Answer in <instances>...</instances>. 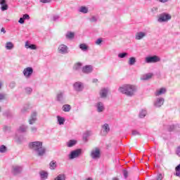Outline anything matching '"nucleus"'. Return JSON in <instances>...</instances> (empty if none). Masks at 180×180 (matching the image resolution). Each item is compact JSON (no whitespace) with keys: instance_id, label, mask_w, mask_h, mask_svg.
<instances>
[{"instance_id":"obj_1","label":"nucleus","mask_w":180,"mask_h":180,"mask_svg":"<svg viewBox=\"0 0 180 180\" xmlns=\"http://www.w3.org/2000/svg\"><path fill=\"white\" fill-rule=\"evenodd\" d=\"M29 148L37 157H44L46 155L47 149L43 146V142L35 141L29 143Z\"/></svg>"},{"instance_id":"obj_2","label":"nucleus","mask_w":180,"mask_h":180,"mask_svg":"<svg viewBox=\"0 0 180 180\" xmlns=\"http://www.w3.org/2000/svg\"><path fill=\"white\" fill-rule=\"evenodd\" d=\"M118 91L120 94L131 98V96L136 95L137 87L132 84H123L119 87Z\"/></svg>"},{"instance_id":"obj_3","label":"nucleus","mask_w":180,"mask_h":180,"mask_svg":"<svg viewBox=\"0 0 180 180\" xmlns=\"http://www.w3.org/2000/svg\"><path fill=\"white\" fill-rule=\"evenodd\" d=\"M73 91L77 94H81V92H84L85 89V84L81 81L75 82L72 84Z\"/></svg>"},{"instance_id":"obj_4","label":"nucleus","mask_w":180,"mask_h":180,"mask_svg":"<svg viewBox=\"0 0 180 180\" xmlns=\"http://www.w3.org/2000/svg\"><path fill=\"white\" fill-rule=\"evenodd\" d=\"M56 101L59 103H65V91H59L56 96Z\"/></svg>"},{"instance_id":"obj_5","label":"nucleus","mask_w":180,"mask_h":180,"mask_svg":"<svg viewBox=\"0 0 180 180\" xmlns=\"http://www.w3.org/2000/svg\"><path fill=\"white\" fill-rule=\"evenodd\" d=\"M81 154H82V149H76V150H72L68 155V159L75 160V158H79Z\"/></svg>"},{"instance_id":"obj_6","label":"nucleus","mask_w":180,"mask_h":180,"mask_svg":"<svg viewBox=\"0 0 180 180\" xmlns=\"http://www.w3.org/2000/svg\"><path fill=\"white\" fill-rule=\"evenodd\" d=\"M90 157L93 160H99L101 158V149L99 148L92 149L90 153Z\"/></svg>"},{"instance_id":"obj_7","label":"nucleus","mask_w":180,"mask_h":180,"mask_svg":"<svg viewBox=\"0 0 180 180\" xmlns=\"http://www.w3.org/2000/svg\"><path fill=\"white\" fill-rule=\"evenodd\" d=\"M58 54H61L62 56H65V54H68L70 51L68 50V46L65 44H60L58 46Z\"/></svg>"},{"instance_id":"obj_8","label":"nucleus","mask_w":180,"mask_h":180,"mask_svg":"<svg viewBox=\"0 0 180 180\" xmlns=\"http://www.w3.org/2000/svg\"><path fill=\"white\" fill-rule=\"evenodd\" d=\"M172 18V16H171L170 14H168L167 13H162L159 16L158 22H168V20H171Z\"/></svg>"},{"instance_id":"obj_9","label":"nucleus","mask_w":180,"mask_h":180,"mask_svg":"<svg viewBox=\"0 0 180 180\" xmlns=\"http://www.w3.org/2000/svg\"><path fill=\"white\" fill-rule=\"evenodd\" d=\"M22 166L15 165L12 166L11 172L13 175H19L22 173Z\"/></svg>"},{"instance_id":"obj_10","label":"nucleus","mask_w":180,"mask_h":180,"mask_svg":"<svg viewBox=\"0 0 180 180\" xmlns=\"http://www.w3.org/2000/svg\"><path fill=\"white\" fill-rule=\"evenodd\" d=\"M22 74L26 78H30L32 75H33V68L27 67L25 68L22 71Z\"/></svg>"},{"instance_id":"obj_11","label":"nucleus","mask_w":180,"mask_h":180,"mask_svg":"<svg viewBox=\"0 0 180 180\" xmlns=\"http://www.w3.org/2000/svg\"><path fill=\"white\" fill-rule=\"evenodd\" d=\"M95 108L98 113H103V112H105V104H103L102 101L96 103Z\"/></svg>"},{"instance_id":"obj_12","label":"nucleus","mask_w":180,"mask_h":180,"mask_svg":"<svg viewBox=\"0 0 180 180\" xmlns=\"http://www.w3.org/2000/svg\"><path fill=\"white\" fill-rule=\"evenodd\" d=\"M37 122V111H33L31 113V115L30 118L28 119V123L29 124H34Z\"/></svg>"},{"instance_id":"obj_13","label":"nucleus","mask_w":180,"mask_h":180,"mask_svg":"<svg viewBox=\"0 0 180 180\" xmlns=\"http://www.w3.org/2000/svg\"><path fill=\"white\" fill-rule=\"evenodd\" d=\"M109 131H110V127L109 126V124L105 123L101 126V136H106Z\"/></svg>"},{"instance_id":"obj_14","label":"nucleus","mask_w":180,"mask_h":180,"mask_svg":"<svg viewBox=\"0 0 180 180\" xmlns=\"http://www.w3.org/2000/svg\"><path fill=\"white\" fill-rule=\"evenodd\" d=\"M158 56H148L145 58V63L146 64H153L154 63H158Z\"/></svg>"},{"instance_id":"obj_15","label":"nucleus","mask_w":180,"mask_h":180,"mask_svg":"<svg viewBox=\"0 0 180 180\" xmlns=\"http://www.w3.org/2000/svg\"><path fill=\"white\" fill-rule=\"evenodd\" d=\"M108 94H109V89L106 88L101 89L98 93L99 98L106 99L108 98Z\"/></svg>"},{"instance_id":"obj_16","label":"nucleus","mask_w":180,"mask_h":180,"mask_svg":"<svg viewBox=\"0 0 180 180\" xmlns=\"http://www.w3.org/2000/svg\"><path fill=\"white\" fill-rule=\"evenodd\" d=\"M92 71H94V67L91 65H85L82 69L83 74H91Z\"/></svg>"},{"instance_id":"obj_17","label":"nucleus","mask_w":180,"mask_h":180,"mask_svg":"<svg viewBox=\"0 0 180 180\" xmlns=\"http://www.w3.org/2000/svg\"><path fill=\"white\" fill-rule=\"evenodd\" d=\"M147 36V32H138L135 34V39L136 40H142L143 37Z\"/></svg>"},{"instance_id":"obj_18","label":"nucleus","mask_w":180,"mask_h":180,"mask_svg":"<svg viewBox=\"0 0 180 180\" xmlns=\"http://www.w3.org/2000/svg\"><path fill=\"white\" fill-rule=\"evenodd\" d=\"M78 12L80 13L86 14L89 13V8L87 6H82L79 8Z\"/></svg>"},{"instance_id":"obj_19","label":"nucleus","mask_w":180,"mask_h":180,"mask_svg":"<svg viewBox=\"0 0 180 180\" xmlns=\"http://www.w3.org/2000/svg\"><path fill=\"white\" fill-rule=\"evenodd\" d=\"M1 9L2 11H8V4H6V0H0Z\"/></svg>"},{"instance_id":"obj_20","label":"nucleus","mask_w":180,"mask_h":180,"mask_svg":"<svg viewBox=\"0 0 180 180\" xmlns=\"http://www.w3.org/2000/svg\"><path fill=\"white\" fill-rule=\"evenodd\" d=\"M151 78H153V73H148V74L143 75L141 77V81H148V79H151Z\"/></svg>"},{"instance_id":"obj_21","label":"nucleus","mask_w":180,"mask_h":180,"mask_svg":"<svg viewBox=\"0 0 180 180\" xmlns=\"http://www.w3.org/2000/svg\"><path fill=\"white\" fill-rule=\"evenodd\" d=\"M89 20L90 23H96L98 20H99V16L98 15H91L89 18Z\"/></svg>"},{"instance_id":"obj_22","label":"nucleus","mask_w":180,"mask_h":180,"mask_svg":"<svg viewBox=\"0 0 180 180\" xmlns=\"http://www.w3.org/2000/svg\"><path fill=\"white\" fill-rule=\"evenodd\" d=\"M29 129V127L27 125L22 124L20 126L18 129V131L20 133H26Z\"/></svg>"},{"instance_id":"obj_23","label":"nucleus","mask_w":180,"mask_h":180,"mask_svg":"<svg viewBox=\"0 0 180 180\" xmlns=\"http://www.w3.org/2000/svg\"><path fill=\"white\" fill-rule=\"evenodd\" d=\"M82 67V63H81L80 62H78L74 65L73 70H75V71H79Z\"/></svg>"},{"instance_id":"obj_24","label":"nucleus","mask_w":180,"mask_h":180,"mask_svg":"<svg viewBox=\"0 0 180 180\" xmlns=\"http://www.w3.org/2000/svg\"><path fill=\"white\" fill-rule=\"evenodd\" d=\"M76 144H77V141L75 140H70L66 143L67 147H69V148L74 147V146H75Z\"/></svg>"},{"instance_id":"obj_25","label":"nucleus","mask_w":180,"mask_h":180,"mask_svg":"<svg viewBox=\"0 0 180 180\" xmlns=\"http://www.w3.org/2000/svg\"><path fill=\"white\" fill-rule=\"evenodd\" d=\"M57 121H58V124L60 126H61V125L64 124V122H65V119H64V117H63L61 116L58 115Z\"/></svg>"},{"instance_id":"obj_26","label":"nucleus","mask_w":180,"mask_h":180,"mask_svg":"<svg viewBox=\"0 0 180 180\" xmlns=\"http://www.w3.org/2000/svg\"><path fill=\"white\" fill-rule=\"evenodd\" d=\"M136 61L137 60H136V58L132 56L129 58L128 65H134V64H136Z\"/></svg>"},{"instance_id":"obj_27","label":"nucleus","mask_w":180,"mask_h":180,"mask_svg":"<svg viewBox=\"0 0 180 180\" xmlns=\"http://www.w3.org/2000/svg\"><path fill=\"white\" fill-rule=\"evenodd\" d=\"M0 153L1 154H5L8 153V147H6L5 145L0 146Z\"/></svg>"},{"instance_id":"obj_28","label":"nucleus","mask_w":180,"mask_h":180,"mask_svg":"<svg viewBox=\"0 0 180 180\" xmlns=\"http://www.w3.org/2000/svg\"><path fill=\"white\" fill-rule=\"evenodd\" d=\"M32 107L30 104H25L23 108L21 109L22 113H25V112H27V110H30Z\"/></svg>"},{"instance_id":"obj_29","label":"nucleus","mask_w":180,"mask_h":180,"mask_svg":"<svg viewBox=\"0 0 180 180\" xmlns=\"http://www.w3.org/2000/svg\"><path fill=\"white\" fill-rule=\"evenodd\" d=\"M49 168H50V169H56V168H57V162L52 160L49 163Z\"/></svg>"},{"instance_id":"obj_30","label":"nucleus","mask_w":180,"mask_h":180,"mask_svg":"<svg viewBox=\"0 0 180 180\" xmlns=\"http://www.w3.org/2000/svg\"><path fill=\"white\" fill-rule=\"evenodd\" d=\"M13 47H15V46L13 45V43L11 41L6 43V50H13Z\"/></svg>"},{"instance_id":"obj_31","label":"nucleus","mask_w":180,"mask_h":180,"mask_svg":"<svg viewBox=\"0 0 180 180\" xmlns=\"http://www.w3.org/2000/svg\"><path fill=\"white\" fill-rule=\"evenodd\" d=\"M146 116H147V110H141L139 112V117H140V119H144V117H146Z\"/></svg>"},{"instance_id":"obj_32","label":"nucleus","mask_w":180,"mask_h":180,"mask_svg":"<svg viewBox=\"0 0 180 180\" xmlns=\"http://www.w3.org/2000/svg\"><path fill=\"white\" fill-rule=\"evenodd\" d=\"M39 174L41 180H46L47 176H49V174L44 171L41 172Z\"/></svg>"},{"instance_id":"obj_33","label":"nucleus","mask_w":180,"mask_h":180,"mask_svg":"<svg viewBox=\"0 0 180 180\" xmlns=\"http://www.w3.org/2000/svg\"><path fill=\"white\" fill-rule=\"evenodd\" d=\"M62 109L63 112H70V110H71V105L65 104L63 105Z\"/></svg>"},{"instance_id":"obj_34","label":"nucleus","mask_w":180,"mask_h":180,"mask_svg":"<svg viewBox=\"0 0 180 180\" xmlns=\"http://www.w3.org/2000/svg\"><path fill=\"white\" fill-rule=\"evenodd\" d=\"M79 49L82 51H86L88 50V46L85 44H81L79 45Z\"/></svg>"},{"instance_id":"obj_35","label":"nucleus","mask_w":180,"mask_h":180,"mask_svg":"<svg viewBox=\"0 0 180 180\" xmlns=\"http://www.w3.org/2000/svg\"><path fill=\"white\" fill-rule=\"evenodd\" d=\"M24 91H25V94H27V95H30V94H32V92H33V89H32V87H30V86H27L24 89Z\"/></svg>"},{"instance_id":"obj_36","label":"nucleus","mask_w":180,"mask_h":180,"mask_svg":"<svg viewBox=\"0 0 180 180\" xmlns=\"http://www.w3.org/2000/svg\"><path fill=\"white\" fill-rule=\"evenodd\" d=\"M54 180H65V174H60L58 175Z\"/></svg>"},{"instance_id":"obj_37","label":"nucleus","mask_w":180,"mask_h":180,"mask_svg":"<svg viewBox=\"0 0 180 180\" xmlns=\"http://www.w3.org/2000/svg\"><path fill=\"white\" fill-rule=\"evenodd\" d=\"M127 56H129V53L127 52L120 53L118 54V58H126V57H127Z\"/></svg>"},{"instance_id":"obj_38","label":"nucleus","mask_w":180,"mask_h":180,"mask_svg":"<svg viewBox=\"0 0 180 180\" xmlns=\"http://www.w3.org/2000/svg\"><path fill=\"white\" fill-rule=\"evenodd\" d=\"M167 93V89L165 87H162L158 90V95H164Z\"/></svg>"},{"instance_id":"obj_39","label":"nucleus","mask_w":180,"mask_h":180,"mask_svg":"<svg viewBox=\"0 0 180 180\" xmlns=\"http://www.w3.org/2000/svg\"><path fill=\"white\" fill-rule=\"evenodd\" d=\"M75 34H74V32H68L66 34H65V37L66 39H74Z\"/></svg>"},{"instance_id":"obj_40","label":"nucleus","mask_w":180,"mask_h":180,"mask_svg":"<svg viewBox=\"0 0 180 180\" xmlns=\"http://www.w3.org/2000/svg\"><path fill=\"white\" fill-rule=\"evenodd\" d=\"M102 43H103V39L102 38H98L95 41L96 46H102Z\"/></svg>"},{"instance_id":"obj_41","label":"nucleus","mask_w":180,"mask_h":180,"mask_svg":"<svg viewBox=\"0 0 180 180\" xmlns=\"http://www.w3.org/2000/svg\"><path fill=\"white\" fill-rule=\"evenodd\" d=\"M6 94L4 93H0V102H4V101H6Z\"/></svg>"},{"instance_id":"obj_42","label":"nucleus","mask_w":180,"mask_h":180,"mask_svg":"<svg viewBox=\"0 0 180 180\" xmlns=\"http://www.w3.org/2000/svg\"><path fill=\"white\" fill-rule=\"evenodd\" d=\"M164 102H165V100L164 98L161 97L158 98V107L160 108V106H162L164 105Z\"/></svg>"},{"instance_id":"obj_43","label":"nucleus","mask_w":180,"mask_h":180,"mask_svg":"<svg viewBox=\"0 0 180 180\" xmlns=\"http://www.w3.org/2000/svg\"><path fill=\"white\" fill-rule=\"evenodd\" d=\"M175 171H176V174H175L176 176H180V164L176 167Z\"/></svg>"},{"instance_id":"obj_44","label":"nucleus","mask_w":180,"mask_h":180,"mask_svg":"<svg viewBox=\"0 0 180 180\" xmlns=\"http://www.w3.org/2000/svg\"><path fill=\"white\" fill-rule=\"evenodd\" d=\"M31 133H32V134H34L35 133L37 132V127H31L30 129Z\"/></svg>"},{"instance_id":"obj_45","label":"nucleus","mask_w":180,"mask_h":180,"mask_svg":"<svg viewBox=\"0 0 180 180\" xmlns=\"http://www.w3.org/2000/svg\"><path fill=\"white\" fill-rule=\"evenodd\" d=\"M175 129V126L174 124L172 125H169L167 127V130L168 131H172V130H174Z\"/></svg>"},{"instance_id":"obj_46","label":"nucleus","mask_w":180,"mask_h":180,"mask_svg":"<svg viewBox=\"0 0 180 180\" xmlns=\"http://www.w3.org/2000/svg\"><path fill=\"white\" fill-rule=\"evenodd\" d=\"M140 132L139 131L133 130L132 131V136H140Z\"/></svg>"},{"instance_id":"obj_47","label":"nucleus","mask_w":180,"mask_h":180,"mask_svg":"<svg viewBox=\"0 0 180 180\" xmlns=\"http://www.w3.org/2000/svg\"><path fill=\"white\" fill-rule=\"evenodd\" d=\"M22 18H24V20H29V19H30V16L28 14H24Z\"/></svg>"},{"instance_id":"obj_48","label":"nucleus","mask_w":180,"mask_h":180,"mask_svg":"<svg viewBox=\"0 0 180 180\" xmlns=\"http://www.w3.org/2000/svg\"><path fill=\"white\" fill-rule=\"evenodd\" d=\"M29 49H30L31 50H36V49H37V47L36 46V45L32 44L30 45Z\"/></svg>"},{"instance_id":"obj_49","label":"nucleus","mask_w":180,"mask_h":180,"mask_svg":"<svg viewBox=\"0 0 180 180\" xmlns=\"http://www.w3.org/2000/svg\"><path fill=\"white\" fill-rule=\"evenodd\" d=\"M39 2L41 4H50L51 2V0H39Z\"/></svg>"},{"instance_id":"obj_50","label":"nucleus","mask_w":180,"mask_h":180,"mask_svg":"<svg viewBox=\"0 0 180 180\" xmlns=\"http://www.w3.org/2000/svg\"><path fill=\"white\" fill-rule=\"evenodd\" d=\"M123 175H124V178L127 179V176H129V172H127V170H124L123 171Z\"/></svg>"},{"instance_id":"obj_51","label":"nucleus","mask_w":180,"mask_h":180,"mask_svg":"<svg viewBox=\"0 0 180 180\" xmlns=\"http://www.w3.org/2000/svg\"><path fill=\"white\" fill-rule=\"evenodd\" d=\"M18 23H20L21 25H23V23H25V20H24L23 17H22V18H20L19 19Z\"/></svg>"},{"instance_id":"obj_52","label":"nucleus","mask_w":180,"mask_h":180,"mask_svg":"<svg viewBox=\"0 0 180 180\" xmlns=\"http://www.w3.org/2000/svg\"><path fill=\"white\" fill-rule=\"evenodd\" d=\"M58 19H60V15H53V20L56 21L58 20Z\"/></svg>"},{"instance_id":"obj_53","label":"nucleus","mask_w":180,"mask_h":180,"mask_svg":"<svg viewBox=\"0 0 180 180\" xmlns=\"http://www.w3.org/2000/svg\"><path fill=\"white\" fill-rule=\"evenodd\" d=\"M176 154L180 157V146H179L176 150Z\"/></svg>"},{"instance_id":"obj_54","label":"nucleus","mask_w":180,"mask_h":180,"mask_svg":"<svg viewBox=\"0 0 180 180\" xmlns=\"http://www.w3.org/2000/svg\"><path fill=\"white\" fill-rule=\"evenodd\" d=\"M161 4H167V2H169V0H158Z\"/></svg>"},{"instance_id":"obj_55","label":"nucleus","mask_w":180,"mask_h":180,"mask_svg":"<svg viewBox=\"0 0 180 180\" xmlns=\"http://www.w3.org/2000/svg\"><path fill=\"white\" fill-rule=\"evenodd\" d=\"M157 11H158L157 7H153V8H152V12H153V13H157Z\"/></svg>"},{"instance_id":"obj_56","label":"nucleus","mask_w":180,"mask_h":180,"mask_svg":"<svg viewBox=\"0 0 180 180\" xmlns=\"http://www.w3.org/2000/svg\"><path fill=\"white\" fill-rule=\"evenodd\" d=\"M162 178H164V175H162V174H159L158 180H162Z\"/></svg>"},{"instance_id":"obj_57","label":"nucleus","mask_w":180,"mask_h":180,"mask_svg":"<svg viewBox=\"0 0 180 180\" xmlns=\"http://www.w3.org/2000/svg\"><path fill=\"white\" fill-rule=\"evenodd\" d=\"M154 106H155V108L158 107V99H157L155 102H154Z\"/></svg>"},{"instance_id":"obj_58","label":"nucleus","mask_w":180,"mask_h":180,"mask_svg":"<svg viewBox=\"0 0 180 180\" xmlns=\"http://www.w3.org/2000/svg\"><path fill=\"white\" fill-rule=\"evenodd\" d=\"M10 129H11V128H10L9 127L5 126V127H4V131H6L9 130Z\"/></svg>"},{"instance_id":"obj_59","label":"nucleus","mask_w":180,"mask_h":180,"mask_svg":"<svg viewBox=\"0 0 180 180\" xmlns=\"http://www.w3.org/2000/svg\"><path fill=\"white\" fill-rule=\"evenodd\" d=\"M29 47H30V44H29V42H25V49H29Z\"/></svg>"},{"instance_id":"obj_60","label":"nucleus","mask_w":180,"mask_h":180,"mask_svg":"<svg viewBox=\"0 0 180 180\" xmlns=\"http://www.w3.org/2000/svg\"><path fill=\"white\" fill-rule=\"evenodd\" d=\"M15 83L13 82L10 84L11 88H13L15 86Z\"/></svg>"},{"instance_id":"obj_61","label":"nucleus","mask_w":180,"mask_h":180,"mask_svg":"<svg viewBox=\"0 0 180 180\" xmlns=\"http://www.w3.org/2000/svg\"><path fill=\"white\" fill-rule=\"evenodd\" d=\"M1 32L2 33H4V34L6 33V31L5 30V28H4V27H2V28L1 29Z\"/></svg>"},{"instance_id":"obj_62","label":"nucleus","mask_w":180,"mask_h":180,"mask_svg":"<svg viewBox=\"0 0 180 180\" xmlns=\"http://www.w3.org/2000/svg\"><path fill=\"white\" fill-rule=\"evenodd\" d=\"M92 82H93L94 84H96V82H98V79H92Z\"/></svg>"},{"instance_id":"obj_63","label":"nucleus","mask_w":180,"mask_h":180,"mask_svg":"<svg viewBox=\"0 0 180 180\" xmlns=\"http://www.w3.org/2000/svg\"><path fill=\"white\" fill-rule=\"evenodd\" d=\"M2 85H4V83L0 80V89H2Z\"/></svg>"},{"instance_id":"obj_64","label":"nucleus","mask_w":180,"mask_h":180,"mask_svg":"<svg viewBox=\"0 0 180 180\" xmlns=\"http://www.w3.org/2000/svg\"><path fill=\"white\" fill-rule=\"evenodd\" d=\"M112 180H120V179H119V178H117V177H113V178L112 179Z\"/></svg>"}]
</instances>
